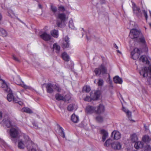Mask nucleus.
I'll return each mask as SVG.
<instances>
[{
    "instance_id": "obj_1",
    "label": "nucleus",
    "mask_w": 151,
    "mask_h": 151,
    "mask_svg": "<svg viewBox=\"0 0 151 151\" xmlns=\"http://www.w3.org/2000/svg\"><path fill=\"white\" fill-rule=\"evenodd\" d=\"M50 10L56 17V24L58 27L62 28L65 26V22L68 19L64 13H59L57 14V8L55 6L50 5Z\"/></svg>"
},
{
    "instance_id": "obj_2",
    "label": "nucleus",
    "mask_w": 151,
    "mask_h": 151,
    "mask_svg": "<svg viewBox=\"0 0 151 151\" xmlns=\"http://www.w3.org/2000/svg\"><path fill=\"white\" fill-rule=\"evenodd\" d=\"M20 132L19 129L17 127H12L10 129V136L12 141L14 143H16L17 142V139L19 137Z\"/></svg>"
},
{
    "instance_id": "obj_3",
    "label": "nucleus",
    "mask_w": 151,
    "mask_h": 151,
    "mask_svg": "<svg viewBox=\"0 0 151 151\" xmlns=\"http://www.w3.org/2000/svg\"><path fill=\"white\" fill-rule=\"evenodd\" d=\"M24 138L25 139L24 141H23L22 139L18 140V147L20 149H24L26 146L27 148H28V145L30 142L29 140V138L27 136H24Z\"/></svg>"
},
{
    "instance_id": "obj_4",
    "label": "nucleus",
    "mask_w": 151,
    "mask_h": 151,
    "mask_svg": "<svg viewBox=\"0 0 151 151\" xmlns=\"http://www.w3.org/2000/svg\"><path fill=\"white\" fill-rule=\"evenodd\" d=\"M142 33L140 30L133 29L130 30L129 37L132 39H136L138 40L139 37L142 36Z\"/></svg>"
},
{
    "instance_id": "obj_5",
    "label": "nucleus",
    "mask_w": 151,
    "mask_h": 151,
    "mask_svg": "<svg viewBox=\"0 0 151 151\" xmlns=\"http://www.w3.org/2000/svg\"><path fill=\"white\" fill-rule=\"evenodd\" d=\"M132 9L134 14L138 17H141L142 16V12L139 6H137L136 4L132 1Z\"/></svg>"
},
{
    "instance_id": "obj_6",
    "label": "nucleus",
    "mask_w": 151,
    "mask_h": 151,
    "mask_svg": "<svg viewBox=\"0 0 151 151\" xmlns=\"http://www.w3.org/2000/svg\"><path fill=\"white\" fill-rule=\"evenodd\" d=\"M140 52V50L139 48H135L131 53L132 58L134 60H136L139 57Z\"/></svg>"
},
{
    "instance_id": "obj_7",
    "label": "nucleus",
    "mask_w": 151,
    "mask_h": 151,
    "mask_svg": "<svg viewBox=\"0 0 151 151\" xmlns=\"http://www.w3.org/2000/svg\"><path fill=\"white\" fill-rule=\"evenodd\" d=\"M0 88H3L7 92H9L11 89L9 88L5 81L2 79L0 80Z\"/></svg>"
},
{
    "instance_id": "obj_8",
    "label": "nucleus",
    "mask_w": 151,
    "mask_h": 151,
    "mask_svg": "<svg viewBox=\"0 0 151 151\" xmlns=\"http://www.w3.org/2000/svg\"><path fill=\"white\" fill-rule=\"evenodd\" d=\"M67 96H65L64 97L62 96L61 94L60 93H57L55 94V98L58 101L63 100L65 101H68L70 99V97L67 99Z\"/></svg>"
},
{
    "instance_id": "obj_9",
    "label": "nucleus",
    "mask_w": 151,
    "mask_h": 151,
    "mask_svg": "<svg viewBox=\"0 0 151 151\" xmlns=\"http://www.w3.org/2000/svg\"><path fill=\"white\" fill-rule=\"evenodd\" d=\"M40 37L42 39L45 41H48L51 39V36L50 35L47 34L45 32L40 35Z\"/></svg>"
},
{
    "instance_id": "obj_10",
    "label": "nucleus",
    "mask_w": 151,
    "mask_h": 151,
    "mask_svg": "<svg viewBox=\"0 0 151 151\" xmlns=\"http://www.w3.org/2000/svg\"><path fill=\"white\" fill-rule=\"evenodd\" d=\"M47 91V93H51L54 91V85L51 83H48L46 87Z\"/></svg>"
},
{
    "instance_id": "obj_11",
    "label": "nucleus",
    "mask_w": 151,
    "mask_h": 151,
    "mask_svg": "<svg viewBox=\"0 0 151 151\" xmlns=\"http://www.w3.org/2000/svg\"><path fill=\"white\" fill-rule=\"evenodd\" d=\"M148 68L147 67H144V68L141 70L139 73L141 75H142L144 77H147L148 76V73L150 74V72L149 71Z\"/></svg>"
},
{
    "instance_id": "obj_12",
    "label": "nucleus",
    "mask_w": 151,
    "mask_h": 151,
    "mask_svg": "<svg viewBox=\"0 0 151 151\" xmlns=\"http://www.w3.org/2000/svg\"><path fill=\"white\" fill-rule=\"evenodd\" d=\"M105 110L104 106L100 104L98 107L97 110L95 111V112L98 114H101L104 112Z\"/></svg>"
},
{
    "instance_id": "obj_13",
    "label": "nucleus",
    "mask_w": 151,
    "mask_h": 151,
    "mask_svg": "<svg viewBox=\"0 0 151 151\" xmlns=\"http://www.w3.org/2000/svg\"><path fill=\"white\" fill-rule=\"evenodd\" d=\"M122 145L121 143L118 142H113L112 143L111 147L114 150H119L121 149Z\"/></svg>"
},
{
    "instance_id": "obj_14",
    "label": "nucleus",
    "mask_w": 151,
    "mask_h": 151,
    "mask_svg": "<svg viewBox=\"0 0 151 151\" xmlns=\"http://www.w3.org/2000/svg\"><path fill=\"white\" fill-rule=\"evenodd\" d=\"M121 134L119 132L114 131L112 132L111 134V137H113L115 139H118L121 138Z\"/></svg>"
},
{
    "instance_id": "obj_15",
    "label": "nucleus",
    "mask_w": 151,
    "mask_h": 151,
    "mask_svg": "<svg viewBox=\"0 0 151 151\" xmlns=\"http://www.w3.org/2000/svg\"><path fill=\"white\" fill-rule=\"evenodd\" d=\"M100 133L102 135V141L104 142L107 137L108 136V133L104 129H101L100 131Z\"/></svg>"
},
{
    "instance_id": "obj_16",
    "label": "nucleus",
    "mask_w": 151,
    "mask_h": 151,
    "mask_svg": "<svg viewBox=\"0 0 151 151\" xmlns=\"http://www.w3.org/2000/svg\"><path fill=\"white\" fill-rule=\"evenodd\" d=\"M69 38L68 36H66L64 38V41L63 43V47L64 49L68 48L69 47Z\"/></svg>"
},
{
    "instance_id": "obj_17",
    "label": "nucleus",
    "mask_w": 151,
    "mask_h": 151,
    "mask_svg": "<svg viewBox=\"0 0 151 151\" xmlns=\"http://www.w3.org/2000/svg\"><path fill=\"white\" fill-rule=\"evenodd\" d=\"M95 108L94 107L88 106L86 108V112L87 114H92L95 112Z\"/></svg>"
},
{
    "instance_id": "obj_18",
    "label": "nucleus",
    "mask_w": 151,
    "mask_h": 151,
    "mask_svg": "<svg viewBox=\"0 0 151 151\" xmlns=\"http://www.w3.org/2000/svg\"><path fill=\"white\" fill-rule=\"evenodd\" d=\"M139 60L140 61H141L143 63H145L146 64L148 63H149L147 56L145 55H142Z\"/></svg>"
},
{
    "instance_id": "obj_19",
    "label": "nucleus",
    "mask_w": 151,
    "mask_h": 151,
    "mask_svg": "<svg viewBox=\"0 0 151 151\" xmlns=\"http://www.w3.org/2000/svg\"><path fill=\"white\" fill-rule=\"evenodd\" d=\"M17 98V97H15L13 95V94L11 93H8L7 96V99L10 102L12 101L14 102V99H16Z\"/></svg>"
},
{
    "instance_id": "obj_20",
    "label": "nucleus",
    "mask_w": 151,
    "mask_h": 151,
    "mask_svg": "<svg viewBox=\"0 0 151 151\" xmlns=\"http://www.w3.org/2000/svg\"><path fill=\"white\" fill-rule=\"evenodd\" d=\"M113 80L115 83L121 84L122 83V80L118 76H116L113 78Z\"/></svg>"
},
{
    "instance_id": "obj_21",
    "label": "nucleus",
    "mask_w": 151,
    "mask_h": 151,
    "mask_svg": "<svg viewBox=\"0 0 151 151\" xmlns=\"http://www.w3.org/2000/svg\"><path fill=\"white\" fill-rule=\"evenodd\" d=\"M144 144L143 142L140 141H138L135 142L134 147L135 148L138 149L139 148H141L143 147Z\"/></svg>"
},
{
    "instance_id": "obj_22",
    "label": "nucleus",
    "mask_w": 151,
    "mask_h": 151,
    "mask_svg": "<svg viewBox=\"0 0 151 151\" xmlns=\"http://www.w3.org/2000/svg\"><path fill=\"white\" fill-rule=\"evenodd\" d=\"M122 110L126 113L128 118L130 120L131 118V112L128 109H127L124 106H123L122 107Z\"/></svg>"
},
{
    "instance_id": "obj_23",
    "label": "nucleus",
    "mask_w": 151,
    "mask_h": 151,
    "mask_svg": "<svg viewBox=\"0 0 151 151\" xmlns=\"http://www.w3.org/2000/svg\"><path fill=\"white\" fill-rule=\"evenodd\" d=\"M62 57L65 61L68 62L70 59V57L65 52H63L62 55Z\"/></svg>"
},
{
    "instance_id": "obj_24",
    "label": "nucleus",
    "mask_w": 151,
    "mask_h": 151,
    "mask_svg": "<svg viewBox=\"0 0 151 151\" xmlns=\"http://www.w3.org/2000/svg\"><path fill=\"white\" fill-rule=\"evenodd\" d=\"M101 73L105 74L107 73V69L103 64H101L99 67Z\"/></svg>"
},
{
    "instance_id": "obj_25",
    "label": "nucleus",
    "mask_w": 151,
    "mask_h": 151,
    "mask_svg": "<svg viewBox=\"0 0 151 151\" xmlns=\"http://www.w3.org/2000/svg\"><path fill=\"white\" fill-rule=\"evenodd\" d=\"M58 126L59 128V132L60 135L63 138H65V133L64 132L63 128L59 124H58Z\"/></svg>"
},
{
    "instance_id": "obj_26",
    "label": "nucleus",
    "mask_w": 151,
    "mask_h": 151,
    "mask_svg": "<svg viewBox=\"0 0 151 151\" xmlns=\"http://www.w3.org/2000/svg\"><path fill=\"white\" fill-rule=\"evenodd\" d=\"M71 119L74 123H77L79 120L78 117L73 114L71 116Z\"/></svg>"
},
{
    "instance_id": "obj_27",
    "label": "nucleus",
    "mask_w": 151,
    "mask_h": 151,
    "mask_svg": "<svg viewBox=\"0 0 151 151\" xmlns=\"http://www.w3.org/2000/svg\"><path fill=\"white\" fill-rule=\"evenodd\" d=\"M53 48L54 50H56V52L57 53H59L60 49V47L57 43H55L53 44Z\"/></svg>"
},
{
    "instance_id": "obj_28",
    "label": "nucleus",
    "mask_w": 151,
    "mask_h": 151,
    "mask_svg": "<svg viewBox=\"0 0 151 151\" xmlns=\"http://www.w3.org/2000/svg\"><path fill=\"white\" fill-rule=\"evenodd\" d=\"M137 41V42H139L145 44L146 43V41L144 37L142 34V36L139 37L138 38Z\"/></svg>"
},
{
    "instance_id": "obj_29",
    "label": "nucleus",
    "mask_w": 151,
    "mask_h": 151,
    "mask_svg": "<svg viewBox=\"0 0 151 151\" xmlns=\"http://www.w3.org/2000/svg\"><path fill=\"white\" fill-rule=\"evenodd\" d=\"M51 34L53 37L57 38L58 35V30L54 29L51 32Z\"/></svg>"
},
{
    "instance_id": "obj_30",
    "label": "nucleus",
    "mask_w": 151,
    "mask_h": 151,
    "mask_svg": "<svg viewBox=\"0 0 151 151\" xmlns=\"http://www.w3.org/2000/svg\"><path fill=\"white\" fill-rule=\"evenodd\" d=\"M148 69L151 76L148 78L147 82L149 84L151 85V65H149Z\"/></svg>"
},
{
    "instance_id": "obj_31",
    "label": "nucleus",
    "mask_w": 151,
    "mask_h": 151,
    "mask_svg": "<svg viewBox=\"0 0 151 151\" xmlns=\"http://www.w3.org/2000/svg\"><path fill=\"white\" fill-rule=\"evenodd\" d=\"M113 142L112 140L110 139H107L104 144V145L106 147H109L110 145H112V143Z\"/></svg>"
},
{
    "instance_id": "obj_32",
    "label": "nucleus",
    "mask_w": 151,
    "mask_h": 151,
    "mask_svg": "<svg viewBox=\"0 0 151 151\" xmlns=\"http://www.w3.org/2000/svg\"><path fill=\"white\" fill-rule=\"evenodd\" d=\"M22 111L28 113H32V111L28 107H24L22 109Z\"/></svg>"
},
{
    "instance_id": "obj_33",
    "label": "nucleus",
    "mask_w": 151,
    "mask_h": 151,
    "mask_svg": "<svg viewBox=\"0 0 151 151\" xmlns=\"http://www.w3.org/2000/svg\"><path fill=\"white\" fill-rule=\"evenodd\" d=\"M151 139L149 136L147 135H145L142 138V140L144 142H148L150 141Z\"/></svg>"
},
{
    "instance_id": "obj_34",
    "label": "nucleus",
    "mask_w": 151,
    "mask_h": 151,
    "mask_svg": "<svg viewBox=\"0 0 151 151\" xmlns=\"http://www.w3.org/2000/svg\"><path fill=\"white\" fill-rule=\"evenodd\" d=\"M54 89L58 92H60L62 91V89L60 86L58 84H55L54 85Z\"/></svg>"
},
{
    "instance_id": "obj_35",
    "label": "nucleus",
    "mask_w": 151,
    "mask_h": 151,
    "mask_svg": "<svg viewBox=\"0 0 151 151\" xmlns=\"http://www.w3.org/2000/svg\"><path fill=\"white\" fill-rule=\"evenodd\" d=\"M96 120L99 123L102 122L104 121L103 117L101 116H98L96 117Z\"/></svg>"
},
{
    "instance_id": "obj_36",
    "label": "nucleus",
    "mask_w": 151,
    "mask_h": 151,
    "mask_svg": "<svg viewBox=\"0 0 151 151\" xmlns=\"http://www.w3.org/2000/svg\"><path fill=\"white\" fill-rule=\"evenodd\" d=\"M131 140L133 142H135L137 140V137L135 134H133L131 136Z\"/></svg>"
},
{
    "instance_id": "obj_37",
    "label": "nucleus",
    "mask_w": 151,
    "mask_h": 151,
    "mask_svg": "<svg viewBox=\"0 0 151 151\" xmlns=\"http://www.w3.org/2000/svg\"><path fill=\"white\" fill-rule=\"evenodd\" d=\"M104 81L102 79H99L97 84L99 87H102L104 85Z\"/></svg>"
},
{
    "instance_id": "obj_38",
    "label": "nucleus",
    "mask_w": 151,
    "mask_h": 151,
    "mask_svg": "<svg viewBox=\"0 0 151 151\" xmlns=\"http://www.w3.org/2000/svg\"><path fill=\"white\" fill-rule=\"evenodd\" d=\"M75 106V105L74 104H70L68 106L67 109L69 111H72L74 109Z\"/></svg>"
},
{
    "instance_id": "obj_39",
    "label": "nucleus",
    "mask_w": 151,
    "mask_h": 151,
    "mask_svg": "<svg viewBox=\"0 0 151 151\" xmlns=\"http://www.w3.org/2000/svg\"><path fill=\"white\" fill-rule=\"evenodd\" d=\"M100 91H97L95 92L94 96L96 100L99 99L100 96Z\"/></svg>"
},
{
    "instance_id": "obj_40",
    "label": "nucleus",
    "mask_w": 151,
    "mask_h": 151,
    "mask_svg": "<svg viewBox=\"0 0 151 151\" xmlns=\"http://www.w3.org/2000/svg\"><path fill=\"white\" fill-rule=\"evenodd\" d=\"M91 91V88L89 86H84L83 88V91H85L86 93L89 92Z\"/></svg>"
},
{
    "instance_id": "obj_41",
    "label": "nucleus",
    "mask_w": 151,
    "mask_h": 151,
    "mask_svg": "<svg viewBox=\"0 0 151 151\" xmlns=\"http://www.w3.org/2000/svg\"><path fill=\"white\" fill-rule=\"evenodd\" d=\"M94 72L96 76H99L101 73L100 69L99 67V68L95 69Z\"/></svg>"
},
{
    "instance_id": "obj_42",
    "label": "nucleus",
    "mask_w": 151,
    "mask_h": 151,
    "mask_svg": "<svg viewBox=\"0 0 151 151\" xmlns=\"http://www.w3.org/2000/svg\"><path fill=\"white\" fill-rule=\"evenodd\" d=\"M14 103H18L20 105H22L23 103L22 101H20V99L17 97L16 99H14Z\"/></svg>"
},
{
    "instance_id": "obj_43",
    "label": "nucleus",
    "mask_w": 151,
    "mask_h": 151,
    "mask_svg": "<svg viewBox=\"0 0 151 151\" xmlns=\"http://www.w3.org/2000/svg\"><path fill=\"white\" fill-rule=\"evenodd\" d=\"M0 32L1 33L2 36L4 37L7 36V33L6 31L4 29L0 28Z\"/></svg>"
},
{
    "instance_id": "obj_44",
    "label": "nucleus",
    "mask_w": 151,
    "mask_h": 151,
    "mask_svg": "<svg viewBox=\"0 0 151 151\" xmlns=\"http://www.w3.org/2000/svg\"><path fill=\"white\" fill-rule=\"evenodd\" d=\"M5 123L6 124V126L8 127H9L12 125L11 123V122L9 120H6L5 121Z\"/></svg>"
},
{
    "instance_id": "obj_45",
    "label": "nucleus",
    "mask_w": 151,
    "mask_h": 151,
    "mask_svg": "<svg viewBox=\"0 0 151 151\" xmlns=\"http://www.w3.org/2000/svg\"><path fill=\"white\" fill-rule=\"evenodd\" d=\"M69 26L70 28L71 29H74V24L72 20H70L69 22Z\"/></svg>"
},
{
    "instance_id": "obj_46",
    "label": "nucleus",
    "mask_w": 151,
    "mask_h": 151,
    "mask_svg": "<svg viewBox=\"0 0 151 151\" xmlns=\"http://www.w3.org/2000/svg\"><path fill=\"white\" fill-rule=\"evenodd\" d=\"M58 9L60 12H64L65 10L64 7L62 6H58Z\"/></svg>"
},
{
    "instance_id": "obj_47",
    "label": "nucleus",
    "mask_w": 151,
    "mask_h": 151,
    "mask_svg": "<svg viewBox=\"0 0 151 151\" xmlns=\"http://www.w3.org/2000/svg\"><path fill=\"white\" fill-rule=\"evenodd\" d=\"M151 150L150 146V145H146L145 147V151H148Z\"/></svg>"
},
{
    "instance_id": "obj_48",
    "label": "nucleus",
    "mask_w": 151,
    "mask_h": 151,
    "mask_svg": "<svg viewBox=\"0 0 151 151\" xmlns=\"http://www.w3.org/2000/svg\"><path fill=\"white\" fill-rule=\"evenodd\" d=\"M84 100L85 101L89 102L91 101V99L90 96H86V98L84 99Z\"/></svg>"
},
{
    "instance_id": "obj_49",
    "label": "nucleus",
    "mask_w": 151,
    "mask_h": 151,
    "mask_svg": "<svg viewBox=\"0 0 151 151\" xmlns=\"http://www.w3.org/2000/svg\"><path fill=\"white\" fill-rule=\"evenodd\" d=\"M22 85V86L25 89H31V88L30 87L27 86L24 83H23Z\"/></svg>"
},
{
    "instance_id": "obj_50",
    "label": "nucleus",
    "mask_w": 151,
    "mask_h": 151,
    "mask_svg": "<svg viewBox=\"0 0 151 151\" xmlns=\"http://www.w3.org/2000/svg\"><path fill=\"white\" fill-rule=\"evenodd\" d=\"M142 11L143 12L145 18L147 20L148 18L147 12H146L145 10H143Z\"/></svg>"
},
{
    "instance_id": "obj_51",
    "label": "nucleus",
    "mask_w": 151,
    "mask_h": 151,
    "mask_svg": "<svg viewBox=\"0 0 151 151\" xmlns=\"http://www.w3.org/2000/svg\"><path fill=\"white\" fill-rule=\"evenodd\" d=\"M12 58L13 60H15V61L19 62L20 61L19 59H18L14 55H13L12 56Z\"/></svg>"
},
{
    "instance_id": "obj_52",
    "label": "nucleus",
    "mask_w": 151,
    "mask_h": 151,
    "mask_svg": "<svg viewBox=\"0 0 151 151\" xmlns=\"http://www.w3.org/2000/svg\"><path fill=\"white\" fill-rule=\"evenodd\" d=\"M32 125L34 126H35V128H36V129H37L38 128V126H37V125H36V123L35 122H33L32 123Z\"/></svg>"
},
{
    "instance_id": "obj_53",
    "label": "nucleus",
    "mask_w": 151,
    "mask_h": 151,
    "mask_svg": "<svg viewBox=\"0 0 151 151\" xmlns=\"http://www.w3.org/2000/svg\"><path fill=\"white\" fill-rule=\"evenodd\" d=\"M2 14L0 13V22L2 20Z\"/></svg>"
},
{
    "instance_id": "obj_54",
    "label": "nucleus",
    "mask_w": 151,
    "mask_h": 151,
    "mask_svg": "<svg viewBox=\"0 0 151 151\" xmlns=\"http://www.w3.org/2000/svg\"><path fill=\"white\" fill-rule=\"evenodd\" d=\"M109 83L110 84V85H112V82L111 79H109Z\"/></svg>"
},
{
    "instance_id": "obj_55",
    "label": "nucleus",
    "mask_w": 151,
    "mask_h": 151,
    "mask_svg": "<svg viewBox=\"0 0 151 151\" xmlns=\"http://www.w3.org/2000/svg\"><path fill=\"white\" fill-rule=\"evenodd\" d=\"M114 47L116 48V49H118V46L116 45V44H114Z\"/></svg>"
},
{
    "instance_id": "obj_56",
    "label": "nucleus",
    "mask_w": 151,
    "mask_h": 151,
    "mask_svg": "<svg viewBox=\"0 0 151 151\" xmlns=\"http://www.w3.org/2000/svg\"><path fill=\"white\" fill-rule=\"evenodd\" d=\"M2 114L1 112L0 111V120L2 118Z\"/></svg>"
},
{
    "instance_id": "obj_57",
    "label": "nucleus",
    "mask_w": 151,
    "mask_h": 151,
    "mask_svg": "<svg viewBox=\"0 0 151 151\" xmlns=\"http://www.w3.org/2000/svg\"><path fill=\"white\" fill-rule=\"evenodd\" d=\"M8 15L10 16L11 17H12V16L11 15V14H10V13H9V12H8Z\"/></svg>"
},
{
    "instance_id": "obj_58",
    "label": "nucleus",
    "mask_w": 151,
    "mask_h": 151,
    "mask_svg": "<svg viewBox=\"0 0 151 151\" xmlns=\"http://www.w3.org/2000/svg\"><path fill=\"white\" fill-rule=\"evenodd\" d=\"M38 6L39 7L40 9H41L42 8V6L40 4H38Z\"/></svg>"
},
{
    "instance_id": "obj_59",
    "label": "nucleus",
    "mask_w": 151,
    "mask_h": 151,
    "mask_svg": "<svg viewBox=\"0 0 151 151\" xmlns=\"http://www.w3.org/2000/svg\"><path fill=\"white\" fill-rule=\"evenodd\" d=\"M31 151H36V150L34 148H32L31 150Z\"/></svg>"
},
{
    "instance_id": "obj_60",
    "label": "nucleus",
    "mask_w": 151,
    "mask_h": 151,
    "mask_svg": "<svg viewBox=\"0 0 151 151\" xmlns=\"http://www.w3.org/2000/svg\"><path fill=\"white\" fill-rule=\"evenodd\" d=\"M65 96H67V97H66L67 99L68 98H69V97H70V96H69V95H66Z\"/></svg>"
},
{
    "instance_id": "obj_61",
    "label": "nucleus",
    "mask_w": 151,
    "mask_h": 151,
    "mask_svg": "<svg viewBox=\"0 0 151 151\" xmlns=\"http://www.w3.org/2000/svg\"><path fill=\"white\" fill-rule=\"evenodd\" d=\"M117 51L119 53H121V52L119 50H117Z\"/></svg>"
},
{
    "instance_id": "obj_62",
    "label": "nucleus",
    "mask_w": 151,
    "mask_h": 151,
    "mask_svg": "<svg viewBox=\"0 0 151 151\" xmlns=\"http://www.w3.org/2000/svg\"><path fill=\"white\" fill-rule=\"evenodd\" d=\"M149 25L150 26V27H151V23H149Z\"/></svg>"
},
{
    "instance_id": "obj_63",
    "label": "nucleus",
    "mask_w": 151,
    "mask_h": 151,
    "mask_svg": "<svg viewBox=\"0 0 151 151\" xmlns=\"http://www.w3.org/2000/svg\"><path fill=\"white\" fill-rule=\"evenodd\" d=\"M86 37L87 39L88 40H89V39H88V37L87 36V35H86Z\"/></svg>"
},
{
    "instance_id": "obj_64",
    "label": "nucleus",
    "mask_w": 151,
    "mask_h": 151,
    "mask_svg": "<svg viewBox=\"0 0 151 151\" xmlns=\"http://www.w3.org/2000/svg\"><path fill=\"white\" fill-rule=\"evenodd\" d=\"M146 127H147L145 126V125H144V127L145 128V129H147V128H146Z\"/></svg>"
}]
</instances>
